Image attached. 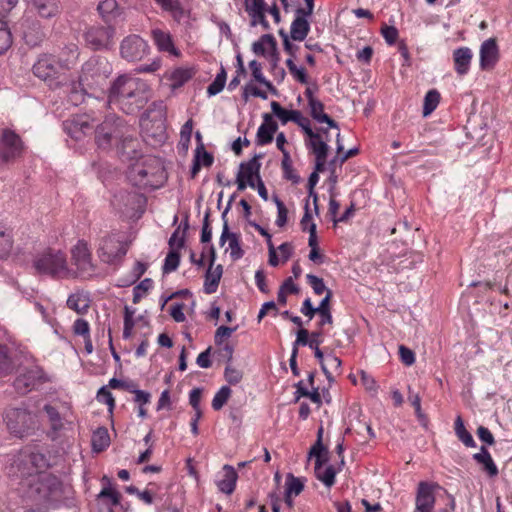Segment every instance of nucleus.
I'll use <instances>...</instances> for the list:
<instances>
[{
	"label": "nucleus",
	"instance_id": "1",
	"mask_svg": "<svg viewBox=\"0 0 512 512\" xmlns=\"http://www.w3.org/2000/svg\"><path fill=\"white\" fill-rule=\"evenodd\" d=\"M47 466L42 453L21 451L13 460L9 474L20 479L19 489L24 497L36 503L53 504L62 499L63 484L55 475L42 471Z\"/></svg>",
	"mask_w": 512,
	"mask_h": 512
},
{
	"label": "nucleus",
	"instance_id": "2",
	"mask_svg": "<svg viewBox=\"0 0 512 512\" xmlns=\"http://www.w3.org/2000/svg\"><path fill=\"white\" fill-rule=\"evenodd\" d=\"M128 177L133 185L152 190L162 187L167 180L163 162L155 156L141 157L130 166Z\"/></svg>",
	"mask_w": 512,
	"mask_h": 512
},
{
	"label": "nucleus",
	"instance_id": "3",
	"mask_svg": "<svg viewBox=\"0 0 512 512\" xmlns=\"http://www.w3.org/2000/svg\"><path fill=\"white\" fill-rule=\"evenodd\" d=\"M32 267L36 274L54 279L66 278L70 274L66 255L62 251L52 248L36 254L32 260Z\"/></svg>",
	"mask_w": 512,
	"mask_h": 512
},
{
	"label": "nucleus",
	"instance_id": "4",
	"mask_svg": "<svg viewBox=\"0 0 512 512\" xmlns=\"http://www.w3.org/2000/svg\"><path fill=\"white\" fill-rule=\"evenodd\" d=\"M67 66L51 54H43L33 65V74L44 81L50 88L56 89L67 81Z\"/></svg>",
	"mask_w": 512,
	"mask_h": 512
},
{
	"label": "nucleus",
	"instance_id": "5",
	"mask_svg": "<svg viewBox=\"0 0 512 512\" xmlns=\"http://www.w3.org/2000/svg\"><path fill=\"white\" fill-rule=\"evenodd\" d=\"M127 126L124 120L116 115L106 116L104 121L93 129L97 147L102 150H109L113 145L117 147Z\"/></svg>",
	"mask_w": 512,
	"mask_h": 512
},
{
	"label": "nucleus",
	"instance_id": "6",
	"mask_svg": "<svg viewBox=\"0 0 512 512\" xmlns=\"http://www.w3.org/2000/svg\"><path fill=\"white\" fill-rule=\"evenodd\" d=\"M4 422L12 435L23 438L34 431L36 416L25 406L8 407L4 412Z\"/></svg>",
	"mask_w": 512,
	"mask_h": 512
},
{
	"label": "nucleus",
	"instance_id": "7",
	"mask_svg": "<svg viewBox=\"0 0 512 512\" xmlns=\"http://www.w3.org/2000/svg\"><path fill=\"white\" fill-rule=\"evenodd\" d=\"M128 251V243L119 234H110L100 239L97 250L100 260L109 265L118 266Z\"/></svg>",
	"mask_w": 512,
	"mask_h": 512
},
{
	"label": "nucleus",
	"instance_id": "8",
	"mask_svg": "<svg viewBox=\"0 0 512 512\" xmlns=\"http://www.w3.org/2000/svg\"><path fill=\"white\" fill-rule=\"evenodd\" d=\"M116 30L112 25H91L83 34L85 45L93 51L108 50L114 45Z\"/></svg>",
	"mask_w": 512,
	"mask_h": 512
},
{
	"label": "nucleus",
	"instance_id": "9",
	"mask_svg": "<svg viewBox=\"0 0 512 512\" xmlns=\"http://www.w3.org/2000/svg\"><path fill=\"white\" fill-rule=\"evenodd\" d=\"M48 381L49 377L44 370L39 366H33L24 369L14 380L13 386L17 393L25 395Z\"/></svg>",
	"mask_w": 512,
	"mask_h": 512
},
{
	"label": "nucleus",
	"instance_id": "10",
	"mask_svg": "<svg viewBox=\"0 0 512 512\" xmlns=\"http://www.w3.org/2000/svg\"><path fill=\"white\" fill-rule=\"evenodd\" d=\"M23 152V142L18 134L10 129L2 131L0 139V158L4 162L14 161Z\"/></svg>",
	"mask_w": 512,
	"mask_h": 512
},
{
	"label": "nucleus",
	"instance_id": "11",
	"mask_svg": "<svg viewBox=\"0 0 512 512\" xmlns=\"http://www.w3.org/2000/svg\"><path fill=\"white\" fill-rule=\"evenodd\" d=\"M141 80L126 75H121L115 79L109 89L108 103L117 107L120 104V99H124L133 89L136 91L137 85Z\"/></svg>",
	"mask_w": 512,
	"mask_h": 512
},
{
	"label": "nucleus",
	"instance_id": "12",
	"mask_svg": "<svg viewBox=\"0 0 512 512\" xmlns=\"http://www.w3.org/2000/svg\"><path fill=\"white\" fill-rule=\"evenodd\" d=\"M147 51L148 45L139 35H129L120 44V54L127 61L141 60Z\"/></svg>",
	"mask_w": 512,
	"mask_h": 512
},
{
	"label": "nucleus",
	"instance_id": "13",
	"mask_svg": "<svg viewBox=\"0 0 512 512\" xmlns=\"http://www.w3.org/2000/svg\"><path fill=\"white\" fill-rule=\"evenodd\" d=\"M93 122L94 120L87 114L75 115L63 122V128L71 138L80 140L83 136L93 132Z\"/></svg>",
	"mask_w": 512,
	"mask_h": 512
},
{
	"label": "nucleus",
	"instance_id": "14",
	"mask_svg": "<svg viewBox=\"0 0 512 512\" xmlns=\"http://www.w3.org/2000/svg\"><path fill=\"white\" fill-rule=\"evenodd\" d=\"M146 103V84L140 81L137 85L136 91L133 90L132 93L128 92V95L124 97V99H120V104L117 108L126 114H134L142 109Z\"/></svg>",
	"mask_w": 512,
	"mask_h": 512
},
{
	"label": "nucleus",
	"instance_id": "15",
	"mask_svg": "<svg viewBox=\"0 0 512 512\" xmlns=\"http://www.w3.org/2000/svg\"><path fill=\"white\" fill-rule=\"evenodd\" d=\"M229 211V206L223 211L221 218L223 220V229L220 236V245L223 246L226 241L229 242V248L231 249L230 257L232 260L236 261L241 259L244 256V250L241 247L240 243V235L234 232H230L227 214Z\"/></svg>",
	"mask_w": 512,
	"mask_h": 512
},
{
	"label": "nucleus",
	"instance_id": "16",
	"mask_svg": "<svg viewBox=\"0 0 512 512\" xmlns=\"http://www.w3.org/2000/svg\"><path fill=\"white\" fill-rule=\"evenodd\" d=\"M72 260L78 271L83 276H91L94 272L91 253L88 245L84 241H78L77 245L72 249Z\"/></svg>",
	"mask_w": 512,
	"mask_h": 512
},
{
	"label": "nucleus",
	"instance_id": "17",
	"mask_svg": "<svg viewBox=\"0 0 512 512\" xmlns=\"http://www.w3.org/2000/svg\"><path fill=\"white\" fill-rule=\"evenodd\" d=\"M438 487V484L421 481L417 488L415 509L421 512H433L435 505L434 489Z\"/></svg>",
	"mask_w": 512,
	"mask_h": 512
},
{
	"label": "nucleus",
	"instance_id": "18",
	"mask_svg": "<svg viewBox=\"0 0 512 512\" xmlns=\"http://www.w3.org/2000/svg\"><path fill=\"white\" fill-rule=\"evenodd\" d=\"M117 151L126 160H134L140 157V141L133 136L129 126H127L124 136L120 139Z\"/></svg>",
	"mask_w": 512,
	"mask_h": 512
},
{
	"label": "nucleus",
	"instance_id": "19",
	"mask_svg": "<svg viewBox=\"0 0 512 512\" xmlns=\"http://www.w3.org/2000/svg\"><path fill=\"white\" fill-rule=\"evenodd\" d=\"M499 60V50L494 38L485 40L480 47V68L490 70Z\"/></svg>",
	"mask_w": 512,
	"mask_h": 512
},
{
	"label": "nucleus",
	"instance_id": "20",
	"mask_svg": "<svg viewBox=\"0 0 512 512\" xmlns=\"http://www.w3.org/2000/svg\"><path fill=\"white\" fill-rule=\"evenodd\" d=\"M141 200L142 196L136 192L120 190L114 194L111 203L120 212H127L134 210Z\"/></svg>",
	"mask_w": 512,
	"mask_h": 512
},
{
	"label": "nucleus",
	"instance_id": "21",
	"mask_svg": "<svg viewBox=\"0 0 512 512\" xmlns=\"http://www.w3.org/2000/svg\"><path fill=\"white\" fill-rule=\"evenodd\" d=\"M29 7L44 19L56 17L61 12L59 0H25Z\"/></svg>",
	"mask_w": 512,
	"mask_h": 512
},
{
	"label": "nucleus",
	"instance_id": "22",
	"mask_svg": "<svg viewBox=\"0 0 512 512\" xmlns=\"http://www.w3.org/2000/svg\"><path fill=\"white\" fill-rule=\"evenodd\" d=\"M151 36L159 51L168 52L174 56L180 55L169 32L155 28L151 30Z\"/></svg>",
	"mask_w": 512,
	"mask_h": 512
},
{
	"label": "nucleus",
	"instance_id": "23",
	"mask_svg": "<svg viewBox=\"0 0 512 512\" xmlns=\"http://www.w3.org/2000/svg\"><path fill=\"white\" fill-rule=\"evenodd\" d=\"M263 123L260 125L256 135L258 145H266L273 141V135L278 129V124L268 113L263 115Z\"/></svg>",
	"mask_w": 512,
	"mask_h": 512
},
{
	"label": "nucleus",
	"instance_id": "24",
	"mask_svg": "<svg viewBox=\"0 0 512 512\" xmlns=\"http://www.w3.org/2000/svg\"><path fill=\"white\" fill-rule=\"evenodd\" d=\"M262 155H255L247 162H242L239 166L238 173H242V177L248 180V185L251 188H255V180L260 178L261 163L259 159Z\"/></svg>",
	"mask_w": 512,
	"mask_h": 512
},
{
	"label": "nucleus",
	"instance_id": "25",
	"mask_svg": "<svg viewBox=\"0 0 512 512\" xmlns=\"http://www.w3.org/2000/svg\"><path fill=\"white\" fill-rule=\"evenodd\" d=\"M472 58V50L468 47H459L453 51L454 69L458 75L468 73Z\"/></svg>",
	"mask_w": 512,
	"mask_h": 512
},
{
	"label": "nucleus",
	"instance_id": "26",
	"mask_svg": "<svg viewBox=\"0 0 512 512\" xmlns=\"http://www.w3.org/2000/svg\"><path fill=\"white\" fill-rule=\"evenodd\" d=\"M237 479L238 475L235 468L225 464L223 466V476L221 479L217 480L216 484L222 493L230 495L235 490Z\"/></svg>",
	"mask_w": 512,
	"mask_h": 512
},
{
	"label": "nucleus",
	"instance_id": "27",
	"mask_svg": "<svg viewBox=\"0 0 512 512\" xmlns=\"http://www.w3.org/2000/svg\"><path fill=\"white\" fill-rule=\"evenodd\" d=\"M222 274L223 266L221 264L217 265L214 269L208 267L203 286V290L206 294H213L217 291Z\"/></svg>",
	"mask_w": 512,
	"mask_h": 512
},
{
	"label": "nucleus",
	"instance_id": "28",
	"mask_svg": "<svg viewBox=\"0 0 512 512\" xmlns=\"http://www.w3.org/2000/svg\"><path fill=\"white\" fill-rule=\"evenodd\" d=\"M473 459L482 465L483 471H485L489 477H496L499 473L496 464L494 463L488 449L485 446H481L480 452L473 455Z\"/></svg>",
	"mask_w": 512,
	"mask_h": 512
},
{
	"label": "nucleus",
	"instance_id": "29",
	"mask_svg": "<svg viewBox=\"0 0 512 512\" xmlns=\"http://www.w3.org/2000/svg\"><path fill=\"white\" fill-rule=\"evenodd\" d=\"M97 10L106 23L111 22L122 14V9L116 0H103L99 2Z\"/></svg>",
	"mask_w": 512,
	"mask_h": 512
},
{
	"label": "nucleus",
	"instance_id": "30",
	"mask_svg": "<svg viewBox=\"0 0 512 512\" xmlns=\"http://www.w3.org/2000/svg\"><path fill=\"white\" fill-rule=\"evenodd\" d=\"M310 115L318 123H326L330 128L339 129L338 123L324 112V104L318 99L309 104Z\"/></svg>",
	"mask_w": 512,
	"mask_h": 512
},
{
	"label": "nucleus",
	"instance_id": "31",
	"mask_svg": "<svg viewBox=\"0 0 512 512\" xmlns=\"http://www.w3.org/2000/svg\"><path fill=\"white\" fill-rule=\"evenodd\" d=\"M306 146L315 156V159L327 158L329 146L319 132L306 141Z\"/></svg>",
	"mask_w": 512,
	"mask_h": 512
},
{
	"label": "nucleus",
	"instance_id": "32",
	"mask_svg": "<svg viewBox=\"0 0 512 512\" xmlns=\"http://www.w3.org/2000/svg\"><path fill=\"white\" fill-rule=\"evenodd\" d=\"M43 410L46 412L50 425H51V433L50 437L52 439H56L58 436V433L63 429L64 423L63 419L59 413V411L52 405L46 404L43 408Z\"/></svg>",
	"mask_w": 512,
	"mask_h": 512
},
{
	"label": "nucleus",
	"instance_id": "33",
	"mask_svg": "<svg viewBox=\"0 0 512 512\" xmlns=\"http://www.w3.org/2000/svg\"><path fill=\"white\" fill-rule=\"evenodd\" d=\"M67 307L71 310H74L76 313L83 315L86 314L89 306L90 300L88 296L83 293H73L67 299Z\"/></svg>",
	"mask_w": 512,
	"mask_h": 512
},
{
	"label": "nucleus",
	"instance_id": "34",
	"mask_svg": "<svg viewBox=\"0 0 512 512\" xmlns=\"http://www.w3.org/2000/svg\"><path fill=\"white\" fill-rule=\"evenodd\" d=\"M196 71L194 68H177L170 74L171 88L177 89L182 87L186 82H188L194 75Z\"/></svg>",
	"mask_w": 512,
	"mask_h": 512
},
{
	"label": "nucleus",
	"instance_id": "35",
	"mask_svg": "<svg viewBox=\"0 0 512 512\" xmlns=\"http://www.w3.org/2000/svg\"><path fill=\"white\" fill-rule=\"evenodd\" d=\"M91 444L94 452L99 453L104 451L110 444V436L107 428L98 427L93 432Z\"/></svg>",
	"mask_w": 512,
	"mask_h": 512
},
{
	"label": "nucleus",
	"instance_id": "36",
	"mask_svg": "<svg viewBox=\"0 0 512 512\" xmlns=\"http://www.w3.org/2000/svg\"><path fill=\"white\" fill-rule=\"evenodd\" d=\"M271 110L273 114L280 119L282 124H286L289 121L294 123L298 122L300 119V111L299 110H286L284 109L278 102H271Z\"/></svg>",
	"mask_w": 512,
	"mask_h": 512
},
{
	"label": "nucleus",
	"instance_id": "37",
	"mask_svg": "<svg viewBox=\"0 0 512 512\" xmlns=\"http://www.w3.org/2000/svg\"><path fill=\"white\" fill-rule=\"evenodd\" d=\"M13 247L12 229L0 222V258L7 257Z\"/></svg>",
	"mask_w": 512,
	"mask_h": 512
},
{
	"label": "nucleus",
	"instance_id": "38",
	"mask_svg": "<svg viewBox=\"0 0 512 512\" xmlns=\"http://www.w3.org/2000/svg\"><path fill=\"white\" fill-rule=\"evenodd\" d=\"M310 32V23L308 20L294 18L291 23L290 35L295 41H303Z\"/></svg>",
	"mask_w": 512,
	"mask_h": 512
},
{
	"label": "nucleus",
	"instance_id": "39",
	"mask_svg": "<svg viewBox=\"0 0 512 512\" xmlns=\"http://www.w3.org/2000/svg\"><path fill=\"white\" fill-rule=\"evenodd\" d=\"M454 430L459 441H461L466 447H476V442L474 441L471 433L466 429L461 416H457L455 419Z\"/></svg>",
	"mask_w": 512,
	"mask_h": 512
},
{
	"label": "nucleus",
	"instance_id": "40",
	"mask_svg": "<svg viewBox=\"0 0 512 512\" xmlns=\"http://www.w3.org/2000/svg\"><path fill=\"white\" fill-rule=\"evenodd\" d=\"M265 45L269 46L276 55L277 42L272 34H264L260 39L252 44V50L256 55L265 56Z\"/></svg>",
	"mask_w": 512,
	"mask_h": 512
},
{
	"label": "nucleus",
	"instance_id": "41",
	"mask_svg": "<svg viewBox=\"0 0 512 512\" xmlns=\"http://www.w3.org/2000/svg\"><path fill=\"white\" fill-rule=\"evenodd\" d=\"M189 228L188 220L185 219L183 223L172 233L169 239V248L180 250L185 245V235Z\"/></svg>",
	"mask_w": 512,
	"mask_h": 512
},
{
	"label": "nucleus",
	"instance_id": "42",
	"mask_svg": "<svg viewBox=\"0 0 512 512\" xmlns=\"http://www.w3.org/2000/svg\"><path fill=\"white\" fill-rule=\"evenodd\" d=\"M337 471L332 466H327L323 471L322 467H318L315 464V476L316 478L321 481L326 487L330 488L335 484V477H336Z\"/></svg>",
	"mask_w": 512,
	"mask_h": 512
},
{
	"label": "nucleus",
	"instance_id": "43",
	"mask_svg": "<svg viewBox=\"0 0 512 512\" xmlns=\"http://www.w3.org/2000/svg\"><path fill=\"white\" fill-rule=\"evenodd\" d=\"M441 99L440 93L436 89L429 90L425 97L423 103V116L427 117L430 115L438 106Z\"/></svg>",
	"mask_w": 512,
	"mask_h": 512
},
{
	"label": "nucleus",
	"instance_id": "44",
	"mask_svg": "<svg viewBox=\"0 0 512 512\" xmlns=\"http://www.w3.org/2000/svg\"><path fill=\"white\" fill-rule=\"evenodd\" d=\"M227 73L223 66H221L219 72L217 73L215 79L212 83L207 87V93L209 96H215L219 94L226 83Z\"/></svg>",
	"mask_w": 512,
	"mask_h": 512
},
{
	"label": "nucleus",
	"instance_id": "45",
	"mask_svg": "<svg viewBox=\"0 0 512 512\" xmlns=\"http://www.w3.org/2000/svg\"><path fill=\"white\" fill-rule=\"evenodd\" d=\"M328 449L323 445L322 441L317 440L310 449L309 455L315 456V464L322 467L328 461Z\"/></svg>",
	"mask_w": 512,
	"mask_h": 512
},
{
	"label": "nucleus",
	"instance_id": "46",
	"mask_svg": "<svg viewBox=\"0 0 512 512\" xmlns=\"http://www.w3.org/2000/svg\"><path fill=\"white\" fill-rule=\"evenodd\" d=\"M282 170L285 179L290 180L292 183L297 184L300 181V176L292 167V161L289 152H285L282 159Z\"/></svg>",
	"mask_w": 512,
	"mask_h": 512
},
{
	"label": "nucleus",
	"instance_id": "47",
	"mask_svg": "<svg viewBox=\"0 0 512 512\" xmlns=\"http://www.w3.org/2000/svg\"><path fill=\"white\" fill-rule=\"evenodd\" d=\"M180 264V252L177 249H170L166 255L164 265L162 267L163 273L168 274L175 271Z\"/></svg>",
	"mask_w": 512,
	"mask_h": 512
},
{
	"label": "nucleus",
	"instance_id": "48",
	"mask_svg": "<svg viewBox=\"0 0 512 512\" xmlns=\"http://www.w3.org/2000/svg\"><path fill=\"white\" fill-rule=\"evenodd\" d=\"M286 490L287 494L299 495L304 489V482L301 478L295 477L292 473L286 476Z\"/></svg>",
	"mask_w": 512,
	"mask_h": 512
},
{
	"label": "nucleus",
	"instance_id": "49",
	"mask_svg": "<svg viewBox=\"0 0 512 512\" xmlns=\"http://www.w3.org/2000/svg\"><path fill=\"white\" fill-rule=\"evenodd\" d=\"M12 45V35L6 22L0 19V55L5 53Z\"/></svg>",
	"mask_w": 512,
	"mask_h": 512
},
{
	"label": "nucleus",
	"instance_id": "50",
	"mask_svg": "<svg viewBox=\"0 0 512 512\" xmlns=\"http://www.w3.org/2000/svg\"><path fill=\"white\" fill-rule=\"evenodd\" d=\"M231 389L228 386H222L214 395L212 400V408L216 411L220 410L228 401L231 395Z\"/></svg>",
	"mask_w": 512,
	"mask_h": 512
},
{
	"label": "nucleus",
	"instance_id": "51",
	"mask_svg": "<svg viewBox=\"0 0 512 512\" xmlns=\"http://www.w3.org/2000/svg\"><path fill=\"white\" fill-rule=\"evenodd\" d=\"M12 371V361L8 356V349L0 344V377L9 374Z\"/></svg>",
	"mask_w": 512,
	"mask_h": 512
},
{
	"label": "nucleus",
	"instance_id": "52",
	"mask_svg": "<svg viewBox=\"0 0 512 512\" xmlns=\"http://www.w3.org/2000/svg\"><path fill=\"white\" fill-rule=\"evenodd\" d=\"M273 200L277 206V219H276V225L278 227H283L286 225L288 220V210L284 203L278 198V196H274Z\"/></svg>",
	"mask_w": 512,
	"mask_h": 512
},
{
	"label": "nucleus",
	"instance_id": "53",
	"mask_svg": "<svg viewBox=\"0 0 512 512\" xmlns=\"http://www.w3.org/2000/svg\"><path fill=\"white\" fill-rule=\"evenodd\" d=\"M306 279L316 295H321L324 292L327 293L328 289L326 288L322 278L313 274H307Z\"/></svg>",
	"mask_w": 512,
	"mask_h": 512
},
{
	"label": "nucleus",
	"instance_id": "54",
	"mask_svg": "<svg viewBox=\"0 0 512 512\" xmlns=\"http://www.w3.org/2000/svg\"><path fill=\"white\" fill-rule=\"evenodd\" d=\"M153 286V281L150 278H145L133 289V302L137 303L142 298L143 294L150 290Z\"/></svg>",
	"mask_w": 512,
	"mask_h": 512
},
{
	"label": "nucleus",
	"instance_id": "55",
	"mask_svg": "<svg viewBox=\"0 0 512 512\" xmlns=\"http://www.w3.org/2000/svg\"><path fill=\"white\" fill-rule=\"evenodd\" d=\"M193 129V121L189 119L181 128L180 132V145L184 150H187L191 140Z\"/></svg>",
	"mask_w": 512,
	"mask_h": 512
},
{
	"label": "nucleus",
	"instance_id": "56",
	"mask_svg": "<svg viewBox=\"0 0 512 512\" xmlns=\"http://www.w3.org/2000/svg\"><path fill=\"white\" fill-rule=\"evenodd\" d=\"M226 381L231 385L238 384L243 378V372L231 365H227L224 371Z\"/></svg>",
	"mask_w": 512,
	"mask_h": 512
},
{
	"label": "nucleus",
	"instance_id": "57",
	"mask_svg": "<svg viewBox=\"0 0 512 512\" xmlns=\"http://www.w3.org/2000/svg\"><path fill=\"white\" fill-rule=\"evenodd\" d=\"M245 11L248 13L249 17L261 13L267 12V3L265 0H251L245 6Z\"/></svg>",
	"mask_w": 512,
	"mask_h": 512
},
{
	"label": "nucleus",
	"instance_id": "58",
	"mask_svg": "<svg viewBox=\"0 0 512 512\" xmlns=\"http://www.w3.org/2000/svg\"><path fill=\"white\" fill-rule=\"evenodd\" d=\"M80 83L73 82L71 84L70 92H69V100L74 105H78L84 101L85 93L84 90L78 89L80 87Z\"/></svg>",
	"mask_w": 512,
	"mask_h": 512
},
{
	"label": "nucleus",
	"instance_id": "59",
	"mask_svg": "<svg viewBox=\"0 0 512 512\" xmlns=\"http://www.w3.org/2000/svg\"><path fill=\"white\" fill-rule=\"evenodd\" d=\"M97 399L100 402H104L109 406V410L112 411L115 407V400L112 393L106 386L101 387L97 392Z\"/></svg>",
	"mask_w": 512,
	"mask_h": 512
},
{
	"label": "nucleus",
	"instance_id": "60",
	"mask_svg": "<svg viewBox=\"0 0 512 512\" xmlns=\"http://www.w3.org/2000/svg\"><path fill=\"white\" fill-rule=\"evenodd\" d=\"M310 342V333L307 329L300 328L296 334V340L293 343L292 350H297L299 346H308Z\"/></svg>",
	"mask_w": 512,
	"mask_h": 512
},
{
	"label": "nucleus",
	"instance_id": "61",
	"mask_svg": "<svg viewBox=\"0 0 512 512\" xmlns=\"http://www.w3.org/2000/svg\"><path fill=\"white\" fill-rule=\"evenodd\" d=\"M381 34H382L383 38L385 39V41L387 42V44H389V45L395 44V42L397 41L398 35H399L398 30L395 26H387V25H384L381 28Z\"/></svg>",
	"mask_w": 512,
	"mask_h": 512
},
{
	"label": "nucleus",
	"instance_id": "62",
	"mask_svg": "<svg viewBox=\"0 0 512 512\" xmlns=\"http://www.w3.org/2000/svg\"><path fill=\"white\" fill-rule=\"evenodd\" d=\"M237 329L236 327H228V326H220L217 328L214 336V341L216 345H221L224 338H229L233 332Z\"/></svg>",
	"mask_w": 512,
	"mask_h": 512
},
{
	"label": "nucleus",
	"instance_id": "63",
	"mask_svg": "<svg viewBox=\"0 0 512 512\" xmlns=\"http://www.w3.org/2000/svg\"><path fill=\"white\" fill-rule=\"evenodd\" d=\"M73 332L76 335H81L83 337H89V335H90L89 323L82 318L77 319L73 324Z\"/></svg>",
	"mask_w": 512,
	"mask_h": 512
},
{
	"label": "nucleus",
	"instance_id": "64",
	"mask_svg": "<svg viewBox=\"0 0 512 512\" xmlns=\"http://www.w3.org/2000/svg\"><path fill=\"white\" fill-rule=\"evenodd\" d=\"M399 355L402 363L411 366L415 362L414 352L404 345L399 346Z\"/></svg>",
	"mask_w": 512,
	"mask_h": 512
}]
</instances>
